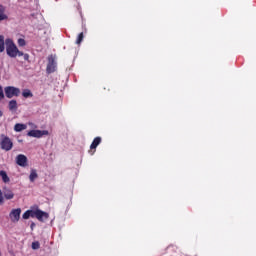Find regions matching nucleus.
Wrapping results in <instances>:
<instances>
[{"mask_svg": "<svg viewBox=\"0 0 256 256\" xmlns=\"http://www.w3.org/2000/svg\"><path fill=\"white\" fill-rule=\"evenodd\" d=\"M6 45V53L8 57L15 58L17 57V53H19V48L15 45V42L11 38H7L5 40Z\"/></svg>", "mask_w": 256, "mask_h": 256, "instance_id": "obj_1", "label": "nucleus"}, {"mask_svg": "<svg viewBox=\"0 0 256 256\" xmlns=\"http://www.w3.org/2000/svg\"><path fill=\"white\" fill-rule=\"evenodd\" d=\"M0 147L3 149V151H11L13 149V141H11V138L8 136H5V134H2L0 139Z\"/></svg>", "mask_w": 256, "mask_h": 256, "instance_id": "obj_2", "label": "nucleus"}, {"mask_svg": "<svg viewBox=\"0 0 256 256\" xmlns=\"http://www.w3.org/2000/svg\"><path fill=\"white\" fill-rule=\"evenodd\" d=\"M30 217L38 219V221H47L49 219V214L47 212H44L42 210H28Z\"/></svg>", "mask_w": 256, "mask_h": 256, "instance_id": "obj_3", "label": "nucleus"}, {"mask_svg": "<svg viewBox=\"0 0 256 256\" xmlns=\"http://www.w3.org/2000/svg\"><path fill=\"white\" fill-rule=\"evenodd\" d=\"M4 93L7 99H13V97H19L21 90L15 86H7L4 88Z\"/></svg>", "mask_w": 256, "mask_h": 256, "instance_id": "obj_4", "label": "nucleus"}, {"mask_svg": "<svg viewBox=\"0 0 256 256\" xmlns=\"http://www.w3.org/2000/svg\"><path fill=\"white\" fill-rule=\"evenodd\" d=\"M56 69H57V62H55V56L53 55L48 56V64L46 68L47 73H55Z\"/></svg>", "mask_w": 256, "mask_h": 256, "instance_id": "obj_5", "label": "nucleus"}, {"mask_svg": "<svg viewBox=\"0 0 256 256\" xmlns=\"http://www.w3.org/2000/svg\"><path fill=\"white\" fill-rule=\"evenodd\" d=\"M44 135H49V131H47V130H31L28 132V137H36L37 139H40V137H43Z\"/></svg>", "mask_w": 256, "mask_h": 256, "instance_id": "obj_6", "label": "nucleus"}, {"mask_svg": "<svg viewBox=\"0 0 256 256\" xmlns=\"http://www.w3.org/2000/svg\"><path fill=\"white\" fill-rule=\"evenodd\" d=\"M10 219L12 223H17L21 219V208L12 210L10 212Z\"/></svg>", "mask_w": 256, "mask_h": 256, "instance_id": "obj_7", "label": "nucleus"}, {"mask_svg": "<svg viewBox=\"0 0 256 256\" xmlns=\"http://www.w3.org/2000/svg\"><path fill=\"white\" fill-rule=\"evenodd\" d=\"M16 163L19 165V167H27V156L19 154L16 157Z\"/></svg>", "mask_w": 256, "mask_h": 256, "instance_id": "obj_8", "label": "nucleus"}, {"mask_svg": "<svg viewBox=\"0 0 256 256\" xmlns=\"http://www.w3.org/2000/svg\"><path fill=\"white\" fill-rule=\"evenodd\" d=\"M9 19V16L5 14V6L0 4V21H7Z\"/></svg>", "mask_w": 256, "mask_h": 256, "instance_id": "obj_9", "label": "nucleus"}, {"mask_svg": "<svg viewBox=\"0 0 256 256\" xmlns=\"http://www.w3.org/2000/svg\"><path fill=\"white\" fill-rule=\"evenodd\" d=\"M3 195L5 199H13L15 197V194L10 189L4 188Z\"/></svg>", "mask_w": 256, "mask_h": 256, "instance_id": "obj_10", "label": "nucleus"}, {"mask_svg": "<svg viewBox=\"0 0 256 256\" xmlns=\"http://www.w3.org/2000/svg\"><path fill=\"white\" fill-rule=\"evenodd\" d=\"M9 111H17V100H10L8 103Z\"/></svg>", "mask_w": 256, "mask_h": 256, "instance_id": "obj_11", "label": "nucleus"}, {"mask_svg": "<svg viewBox=\"0 0 256 256\" xmlns=\"http://www.w3.org/2000/svg\"><path fill=\"white\" fill-rule=\"evenodd\" d=\"M25 129H27V126L25 124H16L14 126V131H16L17 133H21V131H25Z\"/></svg>", "mask_w": 256, "mask_h": 256, "instance_id": "obj_12", "label": "nucleus"}, {"mask_svg": "<svg viewBox=\"0 0 256 256\" xmlns=\"http://www.w3.org/2000/svg\"><path fill=\"white\" fill-rule=\"evenodd\" d=\"M0 177L2 178V181L4 183H9V181H11V179H9V176L7 175V172H5L4 170L0 171Z\"/></svg>", "mask_w": 256, "mask_h": 256, "instance_id": "obj_13", "label": "nucleus"}, {"mask_svg": "<svg viewBox=\"0 0 256 256\" xmlns=\"http://www.w3.org/2000/svg\"><path fill=\"white\" fill-rule=\"evenodd\" d=\"M101 143V137H96L91 146H90V149H97V146Z\"/></svg>", "mask_w": 256, "mask_h": 256, "instance_id": "obj_14", "label": "nucleus"}, {"mask_svg": "<svg viewBox=\"0 0 256 256\" xmlns=\"http://www.w3.org/2000/svg\"><path fill=\"white\" fill-rule=\"evenodd\" d=\"M5 51V36L0 35V53Z\"/></svg>", "mask_w": 256, "mask_h": 256, "instance_id": "obj_15", "label": "nucleus"}, {"mask_svg": "<svg viewBox=\"0 0 256 256\" xmlns=\"http://www.w3.org/2000/svg\"><path fill=\"white\" fill-rule=\"evenodd\" d=\"M22 96H23L25 99H29V97H33V93L31 92V90L25 89V90H23V92H22Z\"/></svg>", "mask_w": 256, "mask_h": 256, "instance_id": "obj_16", "label": "nucleus"}, {"mask_svg": "<svg viewBox=\"0 0 256 256\" xmlns=\"http://www.w3.org/2000/svg\"><path fill=\"white\" fill-rule=\"evenodd\" d=\"M37 177H39L37 175V171L36 170H31V173H30V176H29V179H30L31 183H33V181H35V179H37Z\"/></svg>", "mask_w": 256, "mask_h": 256, "instance_id": "obj_17", "label": "nucleus"}, {"mask_svg": "<svg viewBox=\"0 0 256 256\" xmlns=\"http://www.w3.org/2000/svg\"><path fill=\"white\" fill-rule=\"evenodd\" d=\"M18 45H19V47H25V45H27V42L25 41V39L19 38Z\"/></svg>", "mask_w": 256, "mask_h": 256, "instance_id": "obj_18", "label": "nucleus"}, {"mask_svg": "<svg viewBox=\"0 0 256 256\" xmlns=\"http://www.w3.org/2000/svg\"><path fill=\"white\" fill-rule=\"evenodd\" d=\"M83 41V33H80L79 35H78V39H77V41H76V44L77 45H81V42Z\"/></svg>", "mask_w": 256, "mask_h": 256, "instance_id": "obj_19", "label": "nucleus"}, {"mask_svg": "<svg viewBox=\"0 0 256 256\" xmlns=\"http://www.w3.org/2000/svg\"><path fill=\"white\" fill-rule=\"evenodd\" d=\"M5 99V93H3V86H0V101H3Z\"/></svg>", "mask_w": 256, "mask_h": 256, "instance_id": "obj_20", "label": "nucleus"}, {"mask_svg": "<svg viewBox=\"0 0 256 256\" xmlns=\"http://www.w3.org/2000/svg\"><path fill=\"white\" fill-rule=\"evenodd\" d=\"M39 247H40L39 242H33L32 243V249L37 250V249H39Z\"/></svg>", "mask_w": 256, "mask_h": 256, "instance_id": "obj_21", "label": "nucleus"}, {"mask_svg": "<svg viewBox=\"0 0 256 256\" xmlns=\"http://www.w3.org/2000/svg\"><path fill=\"white\" fill-rule=\"evenodd\" d=\"M22 217H23V219H29V217H31L30 214H29V210L26 211V212L22 215Z\"/></svg>", "mask_w": 256, "mask_h": 256, "instance_id": "obj_22", "label": "nucleus"}, {"mask_svg": "<svg viewBox=\"0 0 256 256\" xmlns=\"http://www.w3.org/2000/svg\"><path fill=\"white\" fill-rule=\"evenodd\" d=\"M23 58H24V61H29V54H24Z\"/></svg>", "mask_w": 256, "mask_h": 256, "instance_id": "obj_23", "label": "nucleus"}, {"mask_svg": "<svg viewBox=\"0 0 256 256\" xmlns=\"http://www.w3.org/2000/svg\"><path fill=\"white\" fill-rule=\"evenodd\" d=\"M17 55H18V57H23V55H25V53H23L22 51L18 50Z\"/></svg>", "mask_w": 256, "mask_h": 256, "instance_id": "obj_24", "label": "nucleus"}, {"mask_svg": "<svg viewBox=\"0 0 256 256\" xmlns=\"http://www.w3.org/2000/svg\"><path fill=\"white\" fill-rule=\"evenodd\" d=\"M3 203V192L0 190V204Z\"/></svg>", "mask_w": 256, "mask_h": 256, "instance_id": "obj_25", "label": "nucleus"}, {"mask_svg": "<svg viewBox=\"0 0 256 256\" xmlns=\"http://www.w3.org/2000/svg\"><path fill=\"white\" fill-rule=\"evenodd\" d=\"M31 229L33 230V228L35 227V222H32L30 225Z\"/></svg>", "mask_w": 256, "mask_h": 256, "instance_id": "obj_26", "label": "nucleus"}, {"mask_svg": "<svg viewBox=\"0 0 256 256\" xmlns=\"http://www.w3.org/2000/svg\"><path fill=\"white\" fill-rule=\"evenodd\" d=\"M0 117H3V112L0 110Z\"/></svg>", "mask_w": 256, "mask_h": 256, "instance_id": "obj_27", "label": "nucleus"}]
</instances>
